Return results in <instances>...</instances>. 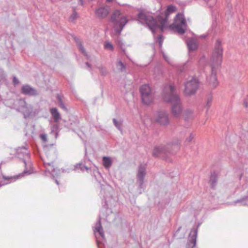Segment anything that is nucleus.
Returning <instances> with one entry per match:
<instances>
[{
    "instance_id": "nucleus-1",
    "label": "nucleus",
    "mask_w": 248,
    "mask_h": 248,
    "mask_svg": "<svg viewBox=\"0 0 248 248\" xmlns=\"http://www.w3.org/2000/svg\"><path fill=\"white\" fill-rule=\"evenodd\" d=\"M105 201V205L106 207L103 208L99 215L98 220L96 223L93 232L94 235L96 239V243L98 248H102L101 245H104L103 241L105 240V235L102 228L101 220L105 219L107 222H111L114 221L116 225H121L122 224V219L118 215H116L115 214L111 212V215H105V212L108 211L109 205L107 199L104 197Z\"/></svg>"
},
{
    "instance_id": "nucleus-2",
    "label": "nucleus",
    "mask_w": 248,
    "mask_h": 248,
    "mask_svg": "<svg viewBox=\"0 0 248 248\" xmlns=\"http://www.w3.org/2000/svg\"><path fill=\"white\" fill-rule=\"evenodd\" d=\"M223 52L222 41L220 39H217L214 45L211 60V74L210 77L207 78L209 84L214 88H216L218 85L217 78V69L221 64Z\"/></svg>"
},
{
    "instance_id": "nucleus-3",
    "label": "nucleus",
    "mask_w": 248,
    "mask_h": 248,
    "mask_svg": "<svg viewBox=\"0 0 248 248\" xmlns=\"http://www.w3.org/2000/svg\"><path fill=\"white\" fill-rule=\"evenodd\" d=\"M164 100L171 104V111L175 117H178L182 113L183 108L179 96L176 94L175 88L172 85H166L163 89Z\"/></svg>"
},
{
    "instance_id": "nucleus-4",
    "label": "nucleus",
    "mask_w": 248,
    "mask_h": 248,
    "mask_svg": "<svg viewBox=\"0 0 248 248\" xmlns=\"http://www.w3.org/2000/svg\"><path fill=\"white\" fill-rule=\"evenodd\" d=\"M165 17L161 16L157 17L158 22L152 16L140 11L138 15V18L140 22L143 25H146L153 34L156 32L157 29H159L163 31L166 27L168 20V16L165 15Z\"/></svg>"
},
{
    "instance_id": "nucleus-5",
    "label": "nucleus",
    "mask_w": 248,
    "mask_h": 248,
    "mask_svg": "<svg viewBox=\"0 0 248 248\" xmlns=\"http://www.w3.org/2000/svg\"><path fill=\"white\" fill-rule=\"evenodd\" d=\"M236 154L238 159L242 164V170L248 169V129L242 131L239 135Z\"/></svg>"
},
{
    "instance_id": "nucleus-6",
    "label": "nucleus",
    "mask_w": 248,
    "mask_h": 248,
    "mask_svg": "<svg viewBox=\"0 0 248 248\" xmlns=\"http://www.w3.org/2000/svg\"><path fill=\"white\" fill-rule=\"evenodd\" d=\"M181 142V140L175 139L172 142L168 143L164 146H156L154 149L153 155L155 157H158L163 153L174 154L180 149Z\"/></svg>"
},
{
    "instance_id": "nucleus-7",
    "label": "nucleus",
    "mask_w": 248,
    "mask_h": 248,
    "mask_svg": "<svg viewBox=\"0 0 248 248\" xmlns=\"http://www.w3.org/2000/svg\"><path fill=\"white\" fill-rule=\"evenodd\" d=\"M17 104L16 110L21 112L25 119L33 118L38 115L41 111L39 107H34L31 104H28L24 98L19 99Z\"/></svg>"
},
{
    "instance_id": "nucleus-8",
    "label": "nucleus",
    "mask_w": 248,
    "mask_h": 248,
    "mask_svg": "<svg viewBox=\"0 0 248 248\" xmlns=\"http://www.w3.org/2000/svg\"><path fill=\"white\" fill-rule=\"evenodd\" d=\"M110 21L114 24V28L117 34L120 35L125 25L128 22L126 17L122 15L119 10H115L110 17Z\"/></svg>"
},
{
    "instance_id": "nucleus-9",
    "label": "nucleus",
    "mask_w": 248,
    "mask_h": 248,
    "mask_svg": "<svg viewBox=\"0 0 248 248\" xmlns=\"http://www.w3.org/2000/svg\"><path fill=\"white\" fill-rule=\"evenodd\" d=\"M186 22L184 15L178 13L174 18V23L170 27L179 34L182 35L186 32Z\"/></svg>"
},
{
    "instance_id": "nucleus-10",
    "label": "nucleus",
    "mask_w": 248,
    "mask_h": 248,
    "mask_svg": "<svg viewBox=\"0 0 248 248\" xmlns=\"http://www.w3.org/2000/svg\"><path fill=\"white\" fill-rule=\"evenodd\" d=\"M23 161L24 163L25 170L22 173H19L18 175L10 176L11 178V182H14L17 179L22 178L33 173V164L31 160L30 157H29V158L25 159Z\"/></svg>"
},
{
    "instance_id": "nucleus-11",
    "label": "nucleus",
    "mask_w": 248,
    "mask_h": 248,
    "mask_svg": "<svg viewBox=\"0 0 248 248\" xmlns=\"http://www.w3.org/2000/svg\"><path fill=\"white\" fill-rule=\"evenodd\" d=\"M44 164L45 167L46 169V170L45 172L46 174L47 175V172L50 173L53 179L55 180L56 184L57 185H59V182L58 180V179L60 177L61 173L64 172V170H62L60 169L55 168L53 166V161H51L49 163L44 162Z\"/></svg>"
},
{
    "instance_id": "nucleus-12",
    "label": "nucleus",
    "mask_w": 248,
    "mask_h": 248,
    "mask_svg": "<svg viewBox=\"0 0 248 248\" xmlns=\"http://www.w3.org/2000/svg\"><path fill=\"white\" fill-rule=\"evenodd\" d=\"M140 93L141 94L142 102L145 104H150L153 100V95L150 87L145 84L140 88Z\"/></svg>"
},
{
    "instance_id": "nucleus-13",
    "label": "nucleus",
    "mask_w": 248,
    "mask_h": 248,
    "mask_svg": "<svg viewBox=\"0 0 248 248\" xmlns=\"http://www.w3.org/2000/svg\"><path fill=\"white\" fill-rule=\"evenodd\" d=\"M199 87V82L198 80L192 78L190 80L185 83L184 92L187 95H193L197 91Z\"/></svg>"
},
{
    "instance_id": "nucleus-14",
    "label": "nucleus",
    "mask_w": 248,
    "mask_h": 248,
    "mask_svg": "<svg viewBox=\"0 0 248 248\" xmlns=\"http://www.w3.org/2000/svg\"><path fill=\"white\" fill-rule=\"evenodd\" d=\"M146 175V165L140 164L139 166L138 173L137 177L138 182L139 183V188L140 189V193H141V189L144 188L143 183L144 179Z\"/></svg>"
},
{
    "instance_id": "nucleus-15",
    "label": "nucleus",
    "mask_w": 248,
    "mask_h": 248,
    "mask_svg": "<svg viewBox=\"0 0 248 248\" xmlns=\"http://www.w3.org/2000/svg\"><path fill=\"white\" fill-rule=\"evenodd\" d=\"M197 234V228H193L191 229L186 245V248H194L196 247Z\"/></svg>"
},
{
    "instance_id": "nucleus-16",
    "label": "nucleus",
    "mask_w": 248,
    "mask_h": 248,
    "mask_svg": "<svg viewBox=\"0 0 248 248\" xmlns=\"http://www.w3.org/2000/svg\"><path fill=\"white\" fill-rule=\"evenodd\" d=\"M155 121L162 125L169 124L170 120L168 113L165 111H159L157 112Z\"/></svg>"
},
{
    "instance_id": "nucleus-17",
    "label": "nucleus",
    "mask_w": 248,
    "mask_h": 248,
    "mask_svg": "<svg viewBox=\"0 0 248 248\" xmlns=\"http://www.w3.org/2000/svg\"><path fill=\"white\" fill-rule=\"evenodd\" d=\"M16 156L22 160L30 157V151L27 146H21L16 150Z\"/></svg>"
},
{
    "instance_id": "nucleus-18",
    "label": "nucleus",
    "mask_w": 248,
    "mask_h": 248,
    "mask_svg": "<svg viewBox=\"0 0 248 248\" xmlns=\"http://www.w3.org/2000/svg\"><path fill=\"white\" fill-rule=\"evenodd\" d=\"M23 94L30 96H36L39 94L38 91L28 84L23 85L21 89Z\"/></svg>"
},
{
    "instance_id": "nucleus-19",
    "label": "nucleus",
    "mask_w": 248,
    "mask_h": 248,
    "mask_svg": "<svg viewBox=\"0 0 248 248\" xmlns=\"http://www.w3.org/2000/svg\"><path fill=\"white\" fill-rule=\"evenodd\" d=\"M109 13L108 8L100 7L97 9L95 11L96 16L99 18H104L108 16Z\"/></svg>"
},
{
    "instance_id": "nucleus-20",
    "label": "nucleus",
    "mask_w": 248,
    "mask_h": 248,
    "mask_svg": "<svg viewBox=\"0 0 248 248\" xmlns=\"http://www.w3.org/2000/svg\"><path fill=\"white\" fill-rule=\"evenodd\" d=\"M49 112L55 122H59L62 119L61 114L57 108L55 107L51 108L49 109Z\"/></svg>"
},
{
    "instance_id": "nucleus-21",
    "label": "nucleus",
    "mask_w": 248,
    "mask_h": 248,
    "mask_svg": "<svg viewBox=\"0 0 248 248\" xmlns=\"http://www.w3.org/2000/svg\"><path fill=\"white\" fill-rule=\"evenodd\" d=\"M186 42L189 51H194L197 49L198 45L195 39L188 38Z\"/></svg>"
},
{
    "instance_id": "nucleus-22",
    "label": "nucleus",
    "mask_w": 248,
    "mask_h": 248,
    "mask_svg": "<svg viewBox=\"0 0 248 248\" xmlns=\"http://www.w3.org/2000/svg\"><path fill=\"white\" fill-rule=\"evenodd\" d=\"M237 203H238L240 206L248 205V195L244 196L242 198L237 199L232 202L231 204L235 206L236 205Z\"/></svg>"
},
{
    "instance_id": "nucleus-23",
    "label": "nucleus",
    "mask_w": 248,
    "mask_h": 248,
    "mask_svg": "<svg viewBox=\"0 0 248 248\" xmlns=\"http://www.w3.org/2000/svg\"><path fill=\"white\" fill-rule=\"evenodd\" d=\"M217 173L215 172H212L211 174L209 180V183L212 188H214L216 186L217 184Z\"/></svg>"
},
{
    "instance_id": "nucleus-24",
    "label": "nucleus",
    "mask_w": 248,
    "mask_h": 248,
    "mask_svg": "<svg viewBox=\"0 0 248 248\" xmlns=\"http://www.w3.org/2000/svg\"><path fill=\"white\" fill-rule=\"evenodd\" d=\"M12 182H11V178L10 176L6 177L3 176L0 172V187Z\"/></svg>"
},
{
    "instance_id": "nucleus-25",
    "label": "nucleus",
    "mask_w": 248,
    "mask_h": 248,
    "mask_svg": "<svg viewBox=\"0 0 248 248\" xmlns=\"http://www.w3.org/2000/svg\"><path fill=\"white\" fill-rule=\"evenodd\" d=\"M103 164L106 169H109L112 164V160L110 157L104 156L102 158Z\"/></svg>"
},
{
    "instance_id": "nucleus-26",
    "label": "nucleus",
    "mask_w": 248,
    "mask_h": 248,
    "mask_svg": "<svg viewBox=\"0 0 248 248\" xmlns=\"http://www.w3.org/2000/svg\"><path fill=\"white\" fill-rule=\"evenodd\" d=\"M59 126L56 124L53 125L51 127L50 134L52 135L55 138H57L58 136Z\"/></svg>"
},
{
    "instance_id": "nucleus-27",
    "label": "nucleus",
    "mask_w": 248,
    "mask_h": 248,
    "mask_svg": "<svg viewBox=\"0 0 248 248\" xmlns=\"http://www.w3.org/2000/svg\"><path fill=\"white\" fill-rule=\"evenodd\" d=\"M184 117L186 121H188L192 119L193 117L192 111L190 109H186L184 112Z\"/></svg>"
},
{
    "instance_id": "nucleus-28",
    "label": "nucleus",
    "mask_w": 248,
    "mask_h": 248,
    "mask_svg": "<svg viewBox=\"0 0 248 248\" xmlns=\"http://www.w3.org/2000/svg\"><path fill=\"white\" fill-rule=\"evenodd\" d=\"M176 10V8L175 6L172 5H169L165 12V15H166L167 16H169L170 14L175 12Z\"/></svg>"
},
{
    "instance_id": "nucleus-29",
    "label": "nucleus",
    "mask_w": 248,
    "mask_h": 248,
    "mask_svg": "<svg viewBox=\"0 0 248 248\" xmlns=\"http://www.w3.org/2000/svg\"><path fill=\"white\" fill-rule=\"evenodd\" d=\"M75 169L76 170L80 169L82 171H84L85 170H86L87 171L89 170V168L82 164V163L77 164L75 166Z\"/></svg>"
},
{
    "instance_id": "nucleus-30",
    "label": "nucleus",
    "mask_w": 248,
    "mask_h": 248,
    "mask_svg": "<svg viewBox=\"0 0 248 248\" xmlns=\"http://www.w3.org/2000/svg\"><path fill=\"white\" fill-rule=\"evenodd\" d=\"M98 69L99 70L100 73L102 76H106L108 74V71L106 67L104 66H99Z\"/></svg>"
},
{
    "instance_id": "nucleus-31",
    "label": "nucleus",
    "mask_w": 248,
    "mask_h": 248,
    "mask_svg": "<svg viewBox=\"0 0 248 248\" xmlns=\"http://www.w3.org/2000/svg\"><path fill=\"white\" fill-rule=\"evenodd\" d=\"M116 66L118 69L121 72L124 71L125 70V66L121 61L117 62Z\"/></svg>"
},
{
    "instance_id": "nucleus-32",
    "label": "nucleus",
    "mask_w": 248,
    "mask_h": 248,
    "mask_svg": "<svg viewBox=\"0 0 248 248\" xmlns=\"http://www.w3.org/2000/svg\"><path fill=\"white\" fill-rule=\"evenodd\" d=\"M75 41L77 42L78 47L80 51L83 54L85 53V49L83 46L81 44V42L79 41L78 39L75 38Z\"/></svg>"
},
{
    "instance_id": "nucleus-33",
    "label": "nucleus",
    "mask_w": 248,
    "mask_h": 248,
    "mask_svg": "<svg viewBox=\"0 0 248 248\" xmlns=\"http://www.w3.org/2000/svg\"><path fill=\"white\" fill-rule=\"evenodd\" d=\"M113 122L114 125L118 128L119 130L122 132V129L121 128L122 122L121 121L119 122L117 121V120L115 118L113 119Z\"/></svg>"
},
{
    "instance_id": "nucleus-34",
    "label": "nucleus",
    "mask_w": 248,
    "mask_h": 248,
    "mask_svg": "<svg viewBox=\"0 0 248 248\" xmlns=\"http://www.w3.org/2000/svg\"><path fill=\"white\" fill-rule=\"evenodd\" d=\"M78 17V14L74 9L73 10V14L69 17V20L71 22L74 21Z\"/></svg>"
},
{
    "instance_id": "nucleus-35",
    "label": "nucleus",
    "mask_w": 248,
    "mask_h": 248,
    "mask_svg": "<svg viewBox=\"0 0 248 248\" xmlns=\"http://www.w3.org/2000/svg\"><path fill=\"white\" fill-rule=\"evenodd\" d=\"M104 47L106 49H109L110 50H113L114 49V47L112 43L109 42L105 43Z\"/></svg>"
},
{
    "instance_id": "nucleus-36",
    "label": "nucleus",
    "mask_w": 248,
    "mask_h": 248,
    "mask_svg": "<svg viewBox=\"0 0 248 248\" xmlns=\"http://www.w3.org/2000/svg\"><path fill=\"white\" fill-rule=\"evenodd\" d=\"M181 229V227H179L174 234V236L177 239H182L185 237V234H183L181 235H178L179 232Z\"/></svg>"
},
{
    "instance_id": "nucleus-37",
    "label": "nucleus",
    "mask_w": 248,
    "mask_h": 248,
    "mask_svg": "<svg viewBox=\"0 0 248 248\" xmlns=\"http://www.w3.org/2000/svg\"><path fill=\"white\" fill-rule=\"evenodd\" d=\"M212 100H213L212 97L211 96H209L207 98L206 105V107H207V110L209 109V108H210V107L211 105V104L212 102Z\"/></svg>"
},
{
    "instance_id": "nucleus-38",
    "label": "nucleus",
    "mask_w": 248,
    "mask_h": 248,
    "mask_svg": "<svg viewBox=\"0 0 248 248\" xmlns=\"http://www.w3.org/2000/svg\"><path fill=\"white\" fill-rule=\"evenodd\" d=\"M195 135L193 133H190L188 138H186L185 141V144H187V143L190 142L194 139Z\"/></svg>"
},
{
    "instance_id": "nucleus-39",
    "label": "nucleus",
    "mask_w": 248,
    "mask_h": 248,
    "mask_svg": "<svg viewBox=\"0 0 248 248\" xmlns=\"http://www.w3.org/2000/svg\"><path fill=\"white\" fill-rule=\"evenodd\" d=\"M157 41L159 43V47L161 48L162 47L163 42V37L162 35H159L157 37Z\"/></svg>"
},
{
    "instance_id": "nucleus-40",
    "label": "nucleus",
    "mask_w": 248,
    "mask_h": 248,
    "mask_svg": "<svg viewBox=\"0 0 248 248\" xmlns=\"http://www.w3.org/2000/svg\"><path fill=\"white\" fill-rule=\"evenodd\" d=\"M40 138L44 142H46L47 141V135L46 134H41Z\"/></svg>"
},
{
    "instance_id": "nucleus-41",
    "label": "nucleus",
    "mask_w": 248,
    "mask_h": 248,
    "mask_svg": "<svg viewBox=\"0 0 248 248\" xmlns=\"http://www.w3.org/2000/svg\"><path fill=\"white\" fill-rule=\"evenodd\" d=\"M59 105L60 107V108H62V109H63L64 111H67V108L66 107V106L64 105L63 102V103H61V104H59Z\"/></svg>"
},
{
    "instance_id": "nucleus-42",
    "label": "nucleus",
    "mask_w": 248,
    "mask_h": 248,
    "mask_svg": "<svg viewBox=\"0 0 248 248\" xmlns=\"http://www.w3.org/2000/svg\"><path fill=\"white\" fill-rule=\"evenodd\" d=\"M244 104L246 108L248 107V94L247 95L246 98L244 99Z\"/></svg>"
},
{
    "instance_id": "nucleus-43",
    "label": "nucleus",
    "mask_w": 248,
    "mask_h": 248,
    "mask_svg": "<svg viewBox=\"0 0 248 248\" xmlns=\"http://www.w3.org/2000/svg\"><path fill=\"white\" fill-rule=\"evenodd\" d=\"M57 99L58 100L59 105L61 104V103L63 102L60 95L58 94L57 95Z\"/></svg>"
},
{
    "instance_id": "nucleus-44",
    "label": "nucleus",
    "mask_w": 248,
    "mask_h": 248,
    "mask_svg": "<svg viewBox=\"0 0 248 248\" xmlns=\"http://www.w3.org/2000/svg\"><path fill=\"white\" fill-rule=\"evenodd\" d=\"M13 83L15 84V85H17L19 83V80L17 78H16V77H13Z\"/></svg>"
},
{
    "instance_id": "nucleus-45",
    "label": "nucleus",
    "mask_w": 248,
    "mask_h": 248,
    "mask_svg": "<svg viewBox=\"0 0 248 248\" xmlns=\"http://www.w3.org/2000/svg\"><path fill=\"white\" fill-rule=\"evenodd\" d=\"M162 55H163V57L164 58V59L167 62H169V58L167 57V56L166 55V54L164 52H162Z\"/></svg>"
},
{
    "instance_id": "nucleus-46",
    "label": "nucleus",
    "mask_w": 248,
    "mask_h": 248,
    "mask_svg": "<svg viewBox=\"0 0 248 248\" xmlns=\"http://www.w3.org/2000/svg\"><path fill=\"white\" fill-rule=\"evenodd\" d=\"M86 65L90 68V70H91V65L88 62H86Z\"/></svg>"
},
{
    "instance_id": "nucleus-47",
    "label": "nucleus",
    "mask_w": 248,
    "mask_h": 248,
    "mask_svg": "<svg viewBox=\"0 0 248 248\" xmlns=\"http://www.w3.org/2000/svg\"><path fill=\"white\" fill-rule=\"evenodd\" d=\"M242 176H243V173H241L240 175H239V179L241 180L242 178Z\"/></svg>"
},
{
    "instance_id": "nucleus-48",
    "label": "nucleus",
    "mask_w": 248,
    "mask_h": 248,
    "mask_svg": "<svg viewBox=\"0 0 248 248\" xmlns=\"http://www.w3.org/2000/svg\"><path fill=\"white\" fill-rule=\"evenodd\" d=\"M228 2V6L229 7H232V4H230V3H229L228 2Z\"/></svg>"
},
{
    "instance_id": "nucleus-49",
    "label": "nucleus",
    "mask_w": 248,
    "mask_h": 248,
    "mask_svg": "<svg viewBox=\"0 0 248 248\" xmlns=\"http://www.w3.org/2000/svg\"><path fill=\"white\" fill-rule=\"evenodd\" d=\"M202 38H205L206 37V35H202L201 36Z\"/></svg>"
},
{
    "instance_id": "nucleus-50",
    "label": "nucleus",
    "mask_w": 248,
    "mask_h": 248,
    "mask_svg": "<svg viewBox=\"0 0 248 248\" xmlns=\"http://www.w3.org/2000/svg\"><path fill=\"white\" fill-rule=\"evenodd\" d=\"M79 1L80 2L81 4L83 5V0H79Z\"/></svg>"
},
{
    "instance_id": "nucleus-51",
    "label": "nucleus",
    "mask_w": 248,
    "mask_h": 248,
    "mask_svg": "<svg viewBox=\"0 0 248 248\" xmlns=\"http://www.w3.org/2000/svg\"><path fill=\"white\" fill-rule=\"evenodd\" d=\"M203 0L206 2H208L209 0Z\"/></svg>"
}]
</instances>
